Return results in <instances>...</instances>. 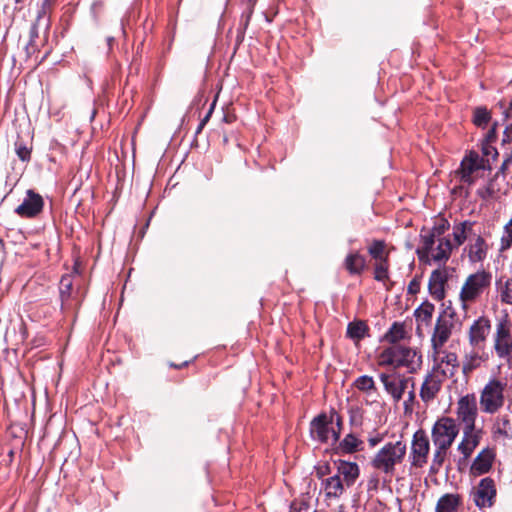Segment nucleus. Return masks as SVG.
<instances>
[{
  "mask_svg": "<svg viewBox=\"0 0 512 512\" xmlns=\"http://www.w3.org/2000/svg\"><path fill=\"white\" fill-rule=\"evenodd\" d=\"M490 246L481 235H473L464 247V253L472 264L482 263L488 256Z\"/></svg>",
  "mask_w": 512,
  "mask_h": 512,
  "instance_id": "obj_16",
  "label": "nucleus"
},
{
  "mask_svg": "<svg viewBox=\"0 0 512 512\" xmlns=\"http://www.w3.org/2000/svg\"><path fill=\"white\" fill-rule=\"evenodd\" d=\"M506 382L490 379L480 392V408L487 414H495L505 402Z\"/></svg>",
  "mask_w": 512,
  "mask_h": 512,
  "instance_id": "obj_8",
  "label": "nucleus"
},
{
  "mask_svg": "<svg viewBox=\"0 0 512 512\" xmlns=\"http://www.w3.org/2000/svg\"><path fill=\"white\" fill-rule=\"evenodd\" d=\"M462 503L459 494L447 493L439 498L436 504V512H456Z\"/></svg>",
  "mask_w": 512,
  "mask_h": 512,
  "instance_id": "obj_26",
  "label": "nucleus"
},
{
  "mask_svg": "<svg viewBox=\"0 0 512 512\" xmlns=\"http://www.w3.org/2000/svg\"><path fill=\"white\" fill-rule=\"evenodd\" d=\"M491 282L492 275L488 271L480 270L470 274L465 279L459 293L462 308L466 310L469 304L476 302L490 287Z\"/></svg>",
  "mask_w": 512,
  "mask_h": 512,
  "instance_id": "obj_6",
  "label": "nucleus"
},
{
  "mask_svg": "<svg viewBox=\"0 0 512 512\" xmlns=\"http://www.w3.org/2000/svg\"><path fill=\"white\" fill-rule=\"evenodd\" d=\"M494 454L489 449L482 450L477 457L474 459L470 472L473 476H480L482 474L487 473L493 463Z\"/></svg>",
  "mask_w": 512,
  "mask_h": 512,
  "instance_id": "obj_23",
  "label": "nucleus"
},
{
  "mask_svg": "<svg viewBox=\"0 0 512 512\" xmlns=\"http://www.w3.org/2000/svg\"><path fill=\"white\" fill-rule=\"evenodd\" d=\"M477 193L483 199L494 197L496 190L494 188L493 182L491 181L485 187L480 188Z\"/></svg>",
  "mask_w": 512,
  "mask_h": 512,
  "instance_id": "obj_42",
  "label": "nucleus"
},
{
  "mask_svg": "<svg viewBox=\"0 0 512 512\" xmlns=\"http://www.w3.org/2000/svg\"><path fill=\"white\" fill-rule=\"evenodd\" d=\"M453 317V312H444L437 318L431 336V347L433 350V357L440 356L444 345L450 339L455 325Z\"/></svg>",
  "mask_w": 512,
  "mask_h": 512,
  "instance_id": "obj_9",
  "label": "nucleus"
},
{
  "mask_svg": "<svg viewBox=\"0 0 512 512\" xmlns=\"http://www.w3.org/2000/svg\"><path fill=\"white\" fill-rule=\"evenodd\" d=\"M509 423L507 419H503V425L506 426Z\"/></svg>",
  "mask_w": 512,
  "mask_h": 512,
  "instance_id": "obj_52",
  "label": "nucleus"
},
{
  "mask_svg": "<svg viewBox=\"0 0 512 512\" xmlns=\"http://www.w3.org/2000/svg\"><path fill=\"white\" fill-rule=\"evenodd\" d=\"M459 434V425L455 419L447 416L440 417L433 425L431 438L434 445V453L431 469L437 471L442 467L448 450Z\"/></svg>",
  "mask_w": 512,
  "mask_h": 512,
  "instance_id": "obj_2",
  "label": "nucleus"
},
{
  "mask_svg": "<svg viewBox=\"0 0 512 512\" xmlns=\"http://www.w3.org/2000/svg\"><path fill=\"white\" fill-rule=\"evenodd\" d=\"M379 380L386 394L394 403L403 400L405 412H412L416 399L414 380L398 370L388 369L379 374Z\"/></svg>",
  "mask_w": 512,
  "mask_h": 512,
  "instance_id": "obj_1",
  "label": "nucleus"
},
{
  "mask_svg": "<svg viewBox=\"0 0 512 512\" xmlns=\"http://www.w3.org/2000/svg\"><path fill=\"white\" fill-rule=\"evenodd\" d=\"M490 119L489 113L485 108H477L474 112V123L477 126H484Z\"/></svg>",
  "mask_w": 512,
  "mask_h": 512,
  "instance_id": "obj_40",
  "label": "nucleus"
},
{
  "mask_svg": "<svg viewBox=\"0 0 512 512\" xmlns=\"http://www.w3.org/2000/svg\"><path fill=\"white\" fill-rule=\"evenodd\" d=\"M345 483L339 475H333L323 481V490L328 499H339L345 490Z\"/></svg>",
  "mask_w": 512,
  "mask_h": 512,
  "instance_id": "obj_25",
  "label": "nucleus"
},
{
  "mask_svg": "<svg viewBox=\"0 0 512 512\" xmlns=\"http://www.w3.org/2000/svg\"><path fill=\"white\" fill-rule=\"evenodd\" d=\"M368 441H369L370 446L374 447V446H376L381 441V438H379V437H372V438H369Z\"/></svg>",
  "mask_w": 512,
  "mask_h": 512,
  "instance_id": "obj_46",
  "label": "nucleus"
},
{
  "mask_svg": "<svg viewBox=\"0 0 512 512\" xmlns=\"http://www.w3.org/2000/svg\"><path fill=\"white\" fill-rule=\"evenodd\" d=\"M474 222L463 221L453 226V238L456 246H461L467 239L473 237Z\"/></svg>",
  "mask_w": 512,
  "mask_h": 512,
  "instance_id": "obj_28",
  "label": "nucleus"
},
{
  "mask_svg": "<svg viewBox=\"0 0 512 512\" xmlns=\"http://www.w3.org/2000/svg\"><path fill=\"white\" fill-rule=\"evenodd\" d=\"M211 114V110L209 111V113L207 114V116L202 120V122L200 123L199 125V128L198 130H201L203 128V126L205 125L206 121L208 120L209 116Z\"/></svg>",
  "mask_w": 512,
  "mask_h": 512,
  "instance_id": "obj_48",
  "label": "nucleus"
},
{
  "mask_svg": "<svg viewBox=\"0 0 512 512\" xmlns=\"http://www.w3.org/2000/svg\"><path fill=\"white\" fill-rule=\"evenodd\" d=\"M43 206L44 200L42 196L34 190L29 189L26 192L23 202L15 209V212L24 218H34L42 212Z\"/></svg>",
  "mask_w": 512,
  "mask_h": 512,
  "instance_id": "obj_15",
  "label": "nucleus"
},
{
  "mask_svg": "<svg viewBox=\"0 0 512 512\" xmlns=\"http://www.w3.org/2000/svg\"><path fill=\"white\" fill-rule=\"evenodd\" d=\"M496 497V488L494 481L489 478H483L473 492V501L480 509L490 508Z\"/></svg>",
  "mask_w": 512,
  "mask_h": 512,
  "instance_id": "obj_14",
  "label": "nucleus"
},
{
  "mask_svg": "<svg viewBox=\"0 0 512 512\" xmlns=\"http://www.w3.org/2000/svg\"><path fill=\"white\" fill-rule=\"evenodd\" d=\"M440 358V365L446 364L450 375L454 374V370L458 367V357L454 352H446L442 349L440 356L434 357Z\"/></svg>",
  "mask_w": 512,
  "mask_h": 512,
  "instance_id": "obj_34",
  "label": "nucleus"
},
{
  "mask_svg": "<svg viewBox=\"0 0 512 512\" xmlns=\"http://www.w3.org/2000/svg\"><path fill=\"white\" fill-rule=\"evenodd\" d=\"M484 151V154L487 155V156H493L495 157L497 155V151L493 148V147H485L483 149Z\"/></svg>",
  "mask_w": 512,
  "mask_h": 512,
  "instance_id": "obj_45",
  "label": "nucleus"
},
{
  "mask_svg": "<svg viewBox=\"0 0 512 512\" xmlns=\"http://www.w3.org/2000/svg\"><path fill=\"white\" fill-rule=\"evenodd\" d=\"M55 3V0H43L42 2V8L38 13L37 21L38 23L42 17H44L47 14V10L50 9V7ZM31 42L35 37H37V24H34L31 28Z\"/></svg>",
  "mask_w": 512,
  "mask_h": 512,
  "instance_id": "obj_39",
  "label": "nucleus"
},
{
  "mask_svg": "<svg viewBox=\"0 0 512 512\" xmlns=\"http://www.w3.org/2000/svg\"><path fill=\"white\" fill-rule=\"evenodd\" d=\"M448 280V271L445 267L435 269L429 278L428 288L435 300H442L445 297V284Z\"/></svg>",
  "mask_w": 512,
  "mask_h": 512,
  "instance_id": "obj_20",
  "label": "nucleus"
},
{
  "mask_svg": "<svg viewBox=\"0 0 512 512\" xmlns=\"http://www.w3.org/2000/svg\"><path fill=\"white\" fill-rule=\"evenodd\" d=\"M491 330L490 321L480 317L473 322L469 329V343L474 348H483Z\"/></svg>",
  "mask_w": 512,
  "mask_h": 512,
  "instance_id": "obj_17",
  "label": "nucleus"
},
{
  "mask_svg": "<svg viewBox=\"0 0 512 512\" xmlns=\"http://www.w3.org/2000/svg\"><path fill=\"white\" fill-rule=\"evenodd\" d=\"M494 349L497 356L504 359L512 367V339L510 325L507 321H500L496 326Z\"/></svg>",
  "mask_w": 512,
  "mask_h": 512,
  "instance_id": "obj_10",
  "label": "nucleus"
},
{
  "mask_svg": "<svg viewBox=\"0 0 512 512\" xmlns=\"http://www.w3.org/2000/svg\"><path fill=\"white\" fill-rule=\"evenodd\" d=\"M362 441L359 440L355 435L348 434L340 442V448L343 452L353 453L360 449Z\"/></svg>",
  "mask_w": 512,
  "mask_h": 512,
  "instance_id": "obj_35",
  "label": "nucleus"
},
{
  "mask_svg": "<svg viewBox=\"0 0 512 512\" xmlns=\"http://www.w3.org/2000/svg\"><path fill=\"white\" fill-rule=\"evenodd\" d=\"M344 267L352 275H359L366 267V259L358 251L349 253L344 260Z\"/></svg>",
  "mask_w": 512,
  "mask_h": 512,
  "instance_id": "obj_27",
  "label": "nucleus"
},
{
  "mask_svg": "<svg viewBox=\"0 0 512 512\" xmlns=\"http://www.w3.org/2000/svg\"><path fill=\"white\" fill-rule=\"evenodd\" d=\"M435 306L430 302H423L415 311L416 333L418 336L423 335V329L427 328L432 321Z\"/></svg>",
  "mask_w": 512,
  "mask_h": 512,
  "instance_id": "obj_22",
  "label": "nucleus"
},
{
  "mask_svg": "<svg viewBox=\"0 0 512 512\" xmlns=\"http://www.w3.org/2000/svg\"><path fill=\"white\" fill-rule=\"evenodd\" d=\"M389 277V261H376L374 263V278L377 281H385Z\"/></svg>",
  "mask_w": 512,
  "mask_h": 512,
  "instance_id": "obj_37",
  "label": "nucleus"
},
{
  "mask_svg": "<svg viewBox=\"0 0 512 512\" xmlns=\"http://www.w3.org/2000/svg\"><path fill=\"white\" fill-rule=\"evenodd\" d=\"M309 504L304 499H295L290 505V512H308Z\"/></svg>",
  "mask_w": 512,
  "mask_h": 512,
  "instance_id": "obj_41",
  "label": "nucleus"
},
{
  "mask_svg": "<svg viewBox=\"0 0 512 512\" xmlns=\"http://www.w3.org/2000/svg\"><path fill=\"white\" fill-rule=\"evenodd\" d=\"M449 224L448 222L444 221L442 224L435 226L429 234H435V237H443V233L448 228Z\"/></svg>",
  "mask_w": 512,
  "mask_h": 512,
  "instance_id": "obj_43",
  "label": "nucleus"
},
{
  "mask_svg": "<svg viewBox=\"0 0 512 512\" xmlns=\"http://www.w3.org/2000/svg\"><path fill=\"white\" fill-rule=\"evenodd\" d=\"M481 430L476 427L463 428V435L460 443L458 444V451L463 455L464 459H468L475 448L479 445L481 439Z\"/></svg>",
  "mask_w": 512,
  "mask_h": 512,
  "instance_id": "obj_19",
  "label": "nucleus"
},
{
  "mask_svg": "<svg viewBox=\"0 0 512 512\" xmlns=\"http://www.w3.org/2000/svg\"><path fill=\"white\" fill-rule=\"evenodd\" d=\"M409 291H410L411 293H414V292H416V291H417V283H416V282H414V281H413V282H411V283L409 284Z\"/></svg>",
  "mask_w": 512,
  "mask_h": 512,
  "instance_id": "obj_47",
  "label": "nucleus"
},
{
  "mask_svg": "<svg viewBox=\"0 0 512 512\" xmlns=\"http://www.w3.org/2000/svg\"><path fill=\"white\" fill-rule=\"evenodd\" d=\"M342 425V418L337 412L332 411L330 416L321 414L311 422L310 432L314 439L321 442L338 441Z\"/></svg>",
  "mask_w": 512,
  "mask_h": 512,
  "instance_id": "obj_7",
  "label": "nucleus"
},
{
  "mask_svg": "<svg viewBox=\"0 0 512 512\" xmlns=\"http://www.w3.org/2000/svg\"><path fill=\"white\" fill-rule=\"evenodd\" d=\"M488 360L487 353L484 352L483 348H474L470 351H466L462 360V372L465 375H469L474 370L481 367L483 363Z\"/></svg>",
  "mask_w": 512,
  "mask_h": 512,
  "instance_id": "obj_21",
  "label": "nucleus"
},
{
  "mask_svg": "<svg viewBox=\"0 0 512 512\" xmlns=\"http://www.w3.org/2000/svg\"><path fill=\"white\" fill-rule=\"evenodd\" d=\"M456 415L458 420L464 425V428L475 427L478 408L474 394H467L458 400Z\"/></svg>",
  "mask_w": 512,
  "mask_h": 512,
  "instance_id": "obj_11",
  "label": "nucleus"
},
{
  "mask_svg": "<svg viewBox=\"0 0 512 512\" xmlns=\"http://www.w3.org/2000/svg\"><path fill=\"white\" fill-rule=\"evenodd\" d=\"M497 289L501 301L506 304H512V278H500L497 281Z\"/></svg>",
  "mask_w": 512,
  "mask_h": 512,
  "instance_id": "obj_32",
  "label": "nucleus"
},
{
  "mask_svg": "<svg viewBox=\"0 0 512 512\" xmlns=\"http://www.w3.org/2000/svg\"><path fill=\"white\" fill-rule=\"evenodd\" d=\"M430 451V442L428 436L423 430L414 433L411 445V465L414 467H423L427 463Z\"/></svg>",
  "mask_w": 512,
  "mask_h": 512,
  "instance_id": "obj_12",
  "label": "nucleus"
},
{
  "mask_svg": "<svg viewBox=\"0 0 512 512\" xmlns=\"http://www.w3.org/2000/svg\"><path fill=\"white\" fill-rule=\"evenodd\" d=\"M72 287H73V279L71 275H64L60 280V296L62 300V304L65 305V303L69 300L72 294Z\"/></svg>",
  "mask_w": 512,
  "mask_h": 512,
  "instance_id": "obj_36",
  "label": "nucleus"
},
{
  "mask_svg": "<svg viewBox=\"0 0 512 512\" xmlns=\"http://www.w3.org/2000/svg\"><path fill=\"white\" fill-rule=\"evenodd\" d=\"M422 246L417 249L419 260L431 264H445L453 249L451 241L447 237H435V234H427L421 236Z\"/></svg>",
  "mask_w": 512,
  "mask_h": 512,
  "instance_id": "obj_4",
  "label": "nucleus"
},
{
  "mask_svg": "<svg viewBox=\"0 0 512 512\" xmlns=\"http://www.w3.org/2000/svg\"><path fill=\"white\" fill-rule=\"evenodd\" d=\"M512 115V100H511V103H510V107L507 111V116H511Z\"/></svg>",
  "mask_w": 512,
  "mask_h": 512,
  "instance_id": "obj_51",
  "label": "nucleus"
},
{
  "mask_svg": "<svg viewBox=\"0 0 512 512\" xmlns=\"http://www.w3.org/2000/svg\"><path fill=\"white\" fill-rule=\"evenodd\" d=\"M408 337L404 323L395 322L386 332L384 338L387 342L393 345L398 344L399 341Z\"/></svg>",
  "mask_w": 512,
  "mask_h": 512,
  "instance_id": "obj_30",
  "label": "nucleus"
},
{
  "mask_svg": "<svg viewBox=\"0 0 512 512\" xmlns=\"http://www.w3.org/2000/svg\"><path fill=\"white\" fill-rule=\"evenodd\" d=\"M18 157L22 160H28L30 157V150L26 146H18L16 149Z\"/></svg>",
  "mask_w": 512,
  "mask_h": 512,
  "instance_id": "obj_44",
  "label": "nucleus"
},
{
  "mask_svg": "<svg viewBox=\"0 0 512 512\" xmlns=\"http://www.w3.org/2000/svg\"><path fill=\"white\" fill-rule=\"evenodd\" d=\"M187 364H188V362H187V361H185L184 363H182V364H180V365H174V364H171V366H172V367H175V368H177V369H179V368H182V367L186 366Z\"/></svg>",
  "mask_w": 512,
  "mask_h": 512,
  "instance_id": "obj_50",
  "label": "nucleus"
},
{
  "mask_svg": "<svg viewBox=\"0 0 512 512\" xmlns=\"http://www.w3.org/2000/svg\"><path fill=\"white\" fill-rule=\"evenodd\" d=\"M17 3L20 2V0H15Z\"/></svg>",
  "mask_w": 512,
  "mask_h": 512,
  "instance_id": "obj_53",
  "label": "nucleus"
},
{
  "mask_svg": "<svg viewBox=\"0 0 512 512\" xmlns=\"http://www.w3.org/2000/svg\"><path fill=\"white\" fill-rule=\"evenodd\" d=\"M406 452L405 442L400 440L388 442L375 453L371 460V466L381 473L393 475L395 467L403 462Z\"/></svg>",
  "mask_w": 512,
  "mask_h": 512,
  "instance_id": "obj_5",
  "label": "nucleus"
},
{
  "mask_svg": "<svg viewBox=\"0 0 512 512\" xmlns=\"http://www.w3.org/2000/svg\"><path fill=\"white\" fill-rule=\"evenodd\" d=\"M446 373L447 371L444 369L442 373L439 370H434L425 377L420 388V397L423 402L429 403L436 398Z\"/></svg>",
  "mask_w": 512,
  "mask_h": 512,
  "instance_id": "obj_13",
  "label": "nucleus"
},
{
  "mask_svg": "<svg viewBox=\"0 0 512 512\" xmlns=\"http://www.w3.org/2000/svg\"><path fill=\"white\" fill-rule=\"evenodd\" d=\"M368 253L374 261H384L389 258V251L386 249V243L383 240H374L368 247Z\"/></svg>",
  "mask_w": 512,
  "mask_h": 512,
  "instance_id": "obj_31",
  "label": "nucleus"
},
{
  "mask_svg": "<svg viewBox=\"0 0 512 512\" xmlns=\"http://www.w3.org/2000/svg\"><path fill=\"white\" fill-rule=\"evenodd\" d=\"M511 161H512V158H511V157H508V158L503 162L502 169H505Z\"/></svg>",
  "mask_w": 512,
  "mask_h": 512,
  "instance_id": "obj_49",
  "label": "nucleus"
},
{
  "mask_svg": "<svg viewBox=\"0 0 512 512\" xmlns=\"http://www.w3.org/2000/svg\"><path fill=\"white\" fill-rule=\"evenodd\" d=\"M378 364L381 367L390 366V369L395 370L405 368L408 373H415L421 367L422 356L415 348L395 344L380 352Z\"/></svg>",
  "mask_w": 512,
  "mask_h": 512,
  "instance_id": "obj_3",
  "label": "nucleus"
},
{
  "mask_svg": "<svg viewBox=\"0 0 512 512\" xmlns=\"http://www.w3.org/2000/svg\"><path fill=\"white\" fill-rule=\"evenodd\" d=\"M512 246V219L505 225L504 234L501 237L500 250L505 251Z\"/></svg>",
  "mask_w": 512,
  "mask_h": 512,
  "instance_id": "obj_38",
  "label": "nucleus"
},
{
  "mask_svg": "<svg viewBox=\"0 0 512 512\" xmlns=\"http://www.w3.org/2000/svg\"><path fill=\"white\" fill-rule=\"evenodd\" d=\"M483 168V159H481L477 153L471 152L461 162V180L469 185L474 183L476 178L475 173Z\"/></svg>",
  "mask_w": 512,
  "mask_h": 512,
  "instance_id": "obj_18",
  "label": "nucleus"
},
{
  "mask_svg": "<svg viewBox=\"0 0 512 512\" xmlns=\"http://www.w3.org/2000/svg\"><path fill=\"white\" fill-rule=\"evenodd\" d=\"M367 333V326L364 322H351L347 327V335L353 340H361Z\"/></svg>",
  "mask_w": 512,
  "mask_h": 512,
  "instance_id": "obj_33",
  "label": "nucleus"
},
{
  "mask_svg": "<svg viewBox=\"0 0 512 512\" xmlns=\"http://www.w3.org/2000/svg\"><path fill=\"white\" fill-rule=\"evenodd\" d=\"M354 387L366 394L368 398L377 394L375 381L372 376L362 375L355 379Z\"/></svg>",
  "mask_w": 512,
  "mask_h": 512,
  "instance_id": "obj_29",
  "label": "nucleus"
},
{
  "mask_svg": "<svg viewBox=\"0 0 512 512\" xmlns=\"http://www.w3.org/2000/svg\"><path fill=\"white\" fill-rule=\"evenodd\" d=\"M335 475H339V478L345 485L350 487L359 476V467L356 463L341 461L337 466V473Z\"/></svg>",
  "mask_w": 512,
  "mask_h": 512,
  "instance_id": "obj_24",
  "label": "nucleus"
}]
</instances>
